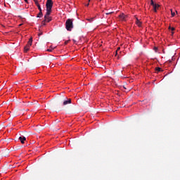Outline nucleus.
Masks as SVG:
<instances>
[{"mask_svg":"<svg viewBox=\"0 0 180 180\" xmlns=\"http://www.w3.org/2000/svg\"><path fill=\"white\" fill-rule=\"evenodd\" d=\"M72 22H74V20L70 19V18H68V19L66 20V22H65V29H66L68 32H71V30H72V29H74V24L72 23Z\"/></svg>","mask_w":180,"mask_h":180,"instance_id":"f257e3e1","label":"nucleus"},{"mask_svg":"<svg viewBox=\"0 0 180 180\" xmlns=\"http://www.w3.org/2000/svg\"><path fill=\"white\" fill-rule=\"evenodd\" d=\"M59 102L62 103L63 106L70 105L72 102L71 98H68L66 96H62L59 98Z\"/></svg>","mask_w":180,"mask_h":180,"instance_id":"f03ea898","label":"nucleus"},{"mask_svg":"<svg viewBox=\"0 0 180 180\" xmlns=\"http://www.w3.org/2000/svg\"><path fill=\"white\" fill-rule=\"evenodd\" d=\"M53 0H47L46 6V12L50 13L51 12V9L53 8Z\"/></svg>","mask_w":180,"mask_h":180,"instance_id":"7ed1b4c3","label":"nucleus"},{"mask_svg":"<svg viewBox=\"0 0 180 180\" xmlns=\"http://www.w3.org/2000/svg\"><path fill=\"white\" fill-rule=\"evenodd\" d=\"M51 12L46 11L45 15H44V20L45 22H47L48 23L49 22H51V17H50Z\"/></svg>","mask_w":180,"mask_h":180,"instance_id":"20e7f679","label":"nucleus"},{"mask_svg":"<svg viewBox=\"0 0 180 180\" xmlns=\"http://www.w3.org/2000/svg\"><path fill=\"white\" fill-rule=\"evenodd\" d=\"M19 140L22 144H25V141H26V137L25 136H20Z\"/></svg>","mask_w":180,"mask_h":180,"instance_id":"39448f33","label":"nucleus"},{"mask_svg":"<svg viewBox=\"0 0 180 180\" xmlns=\"http://www.w3.org/2000/svg\"><path fill=\"white\" fill-rule=\"evenodd\" d=\"M33 43V38H30L27 44V46H32V44Z\"/></svg>","mask_w":180,"mask_h":180,"instance_id":"423d86ee","label":"nucleus"},{"mask_svg":"<svg viewBox=\"0 0 180 180\" xmlns=\"http://www.w3.org/2000/svg\"><path fill=\"white\" fill-rule=\"evenodd\" d=\"M30 49V46H29L28 45H26L24 48V51L25 53H27V51H29V49Z\"/></svg>","mask_w":180,"mask_h":180,"instance_id":"0eeeda50","label":"nucleus"},{"mask_svg":"<svg viewBox=\"0 0 180 180\" xmlns=\"http://www.w3.org/2000/svg\"><path fill=\"white\" fill-rule=\"evenodd\" d=\"M158 8H160V5H158V4H155L153 6V9H154L155 12H157V9H158Z\"/></svg>","mask_w":180,"mask_h":180,"instance_id":"6e6552de","label":"nucleus"},{"mask_svg":"<svg viewBox=\"0 0 180 180\" xmlns=\"http://www.w3.org/2000/svg\"><path fill=\"white\" fill-rule=\"evenodd\" d=\"M35 5L37 6L39 11H42L41 7L40 6V4L39 3H36Z\"/></svg>","mask_w":180,"mask_h":180,"instance_id":"1a4fd4ad","label":"nucleus"},{"mask_svg":"<svg viewBox=\"0 0 180 180\" xmlns=\"http://www.w3.org/2000/svg\"><path fill=\"white\" fill-rule=\"evenodd\" d=\"M43 16V11H39L37 18H41Z\"/></svg>","mask_w":180,"mask_h":180,"instance_id":"9d476101","label":"nucleus"},{"mask_svg":"<svg viewBox=\"0 0 180 180\" xmlns=\"http://www.w3.org/2000/svg\"><path fill=\"white\" fill-rule=\"evenodd\" d=\"M155 70L157 71V72H160V71H161V68H156Z\"/></svg>","mask_w":180,"mask_h":180,"instance_id":"9b49d317","label":"nucleus"},{"mask_svg":"<svg viewBox=\"0 0 180 180\" xmlns=\"http://www.w3.org/2000/svg\"><path fill=\"white\" fill-rule=\"evenodd\" d=\"M150 5H152V6H154L155 5V4H154V1H150Z\"/></svg>","mask_w":180,"mask_h":180,"instance_id":"f8f14e48","label":"nucleus"},{"mask_svg":"<svg viewBox=\"0 0 180 180\" xmlns=\"http://www.w3.org/2000/svg\"><path fill=\"white\" fill-rule=\"evenodd\" d=\"M169 29L172 30V32H174V30H175V27H169Z\"/></svg>","mask_w":180,"mask_h":180,"instance_id":"ddd939ff","label":"nucleus"},{"mask_svg":"<svg viewBox=\"0 0 180 180\" xmlns=\"http://www.w3.org/2000/svg\"><path fill=\"white\" fill-rule=\"evenodd\" d=\"M46 21L45 20H44L42 21V22H41V23H42V25H43L44 26H45V25H46Z\"/></svg>","mask_w":180,"mask_h":180,"instance_id":"4468645a","label":"nucleus"},{"mask_svg":"<svg viewBox=\"0 0 180 180\" xmlns=\"http://www.w3.org/2000/svg\"><path fill=\"white\" fill-rule=\"evenodd\" d=\"M87 20H89V22H93L94 21V18L87 19Z\"/></svg>","mask_w":180,"mask_h":180,"instance_id":"2eb2a0df","label":"nucleus"},{"mask_svg":"<svg viewBox=\"0 0 180 180\" xmlns=\"http://www.w3.org/2000/svg\"><path fill=\"white\" fill-rule=\"evenodd\" d=\"M172 18H174V16H175V12L172 11Z\"/></svg>","mask_w":180,"mask_h":180,"instance_id":"dca6fc26","label":"nucleus"},{"mask_svg":"<svg viewBox=\"0 0 180 180\" xmlns=\"http://www.w3.org/2000/svg\"><path fill=\"white\" fill-rule=\"evenodd\" d=\"M137 25H138V26H141V22L140 21H137Z\"/></svg>","mask_w":180,"mask_h":180,"instance_id":"f3484780","label":"nucleus"},{"mask_svg":"<svg viewBox=\"0 0 180 180\" xmlns=\"http://www.w3.org/2000/svg\"><path fill=\"white\" fill-rule=\"evenodd\" d=\"M119 50H120V48H117V51H116L115 56H117V51H119Z\"/></svg>","mask_w":180,"mask_h":180,"instance_id":"a211bd4d","label":"nucleus"},{"mask_svg":"<svg viewBox=\"0 0 180 180\" xmlns=\"http://www.w3.org/2000/svg\"><path fill=\"white\" fill-rule=\"evenodd\" d=\"M154 50H155V51L157 53V51L158 50V48L155 47V48H154Z\"/></svg>","mask_w":180,"mask_h":180,"instance_id":"6ab92c4d","label":"nucleus"},{"mask_svg":"<svg viewBox=\"0 0 180 180\" xmlns=\"http://www.w3.org/2000/svg\"><path fill=\"white\" fill-rule=\"evenodd\" d=\"M47 51H53V49H47Z\"/></svg>","mask_w":180,"mask_h":180,"instance_id":"aec40b11","label":"nucleus"},{"mask_svg":"<svg viewBox=\"0 0 180 180\" xmlns=\"http://www.w3.org/2000/svg\"><path fill=\"white\" fill-rule=\"evenodd\" d=\"M34 4H38L39 3L38 0H34Z\"/></svg>","mask_w":180,"mask_h":180,"instance_id":"412c9836","label":"nucleus"},{"mask_svg":"<svg viewBox=\"0 0 180 180\" xmlns=\"http://www.w3.org/2000/svg\"><path fill=\"white\" fill-rule=\"evenodd\" d=\"M65 44H68V41H65Z\"/></svg>","mask_w":180,"mask_h":180,"instance_id":"4be33fe9","label":"nucleus"},{"mask_svg":"<svg viewBox=\"0 0 180 180\" xmlns=\"http://www.w3.org/2000/svg\"><path fill=\"white\" fill-rule=\"evenodd\" d=\"M24 1H25V2H26V4H28L29 0H24Z\"/></svg>","mask_w":180,"mask_h":180,"instance_id":"5701e85b","label":"nucleus"},{"mask_svg":"<svg viewBox=\"0 0 180 180\" xmlns=\"http://www.w3.org/2000/svg\"><path fill=\"white\" fill-rule=\"evenodd\" d=\"M112 13H106V15H110Z\"/></svg>","mask_w":180,"mask_h":180,"instance_id":"b1692460","label":"nucleus"},{"mask_svg":"<svg viewBox=\"0 0 180 180\" xmlns=\"http://www.w3.org/2000/svg\"><path fill=\"white\" fill-rule=\"evenodd\" d=\"M51 49H53V50H54V49H56V47L53 48V46H51Z\"/></svg>","mask_w":180,"mask_h":180,"instance_id":"393cba45","label":"nucleus"},{"mask_svg":"<svg viewBox=\"0 0 180 180\" xmlns=\"http://www.w3.org/2000/svg\"><path fill=\"white\" fill-rule=\"evenodd\" d=\"M123 88H124V89H126V87H125V86H123Z\"/></svg>","mask_w":180,"mask_h":180,"instance_id":"a878e982","label":"nucleus"},{"mask_svg":"<svg viewBox=\"0 0 180 180\" xmlns=\"http://www.w3.org/2000/svg\"><path fill=\"white\" fill-rule=\"evenodd\" d=\"M87 6H89V4H87Z\"/></svg>","mask_w":180,"mask_h":180,"instance_id":"bb28decb","label":"nucleus"},{"mask_svg":"<svg viewBox=\"0 0 180 180\" xmlns=\"http://www.w3.org/2000/svg\"><path fill=\"white\" fill-rule=\"evenodd\" d=\"M172 34H174V32H172Z\"/></svg>","mask_w":180,"mask_h":180,"instance_id":"cd10ccee","label":"nucleus"},{"mask_svg":"<svg viewBox=\"0 0 180 180\" xmlns=\"http://www.w3.org/2000/svg\"><path fill=\"white\" fill-rule=\"evenodd\" d=\"M89 2H91V0H89Z\"/></svg>","mask_w":180,"mask_h":180,"instance_id":"c85d7f7f","label":"nucleus"},{"mask_svg":"<svg viewBox=\"0 0 180 180\" xmlns=\"http://www.w3.org/2000/svg\"><path fill=\"white\" fill-rule=\"evenodd\" d=\"M99 1H102V0H99Z\"/></svg>","mask_w":180,"mask_h":180,"instance_id":"c756f323","label":"nucleus"}]
</instances>
